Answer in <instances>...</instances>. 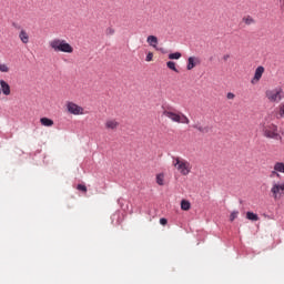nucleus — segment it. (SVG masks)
Wrapping results in <instances>:
<instances>
[{
	"instance_id": "obj_1",
	"label": "nucleus",
	"mask_w": 284,
	"mask_h": 284,
	"mask_svg": "<svg viewBox=\"0 0 284 284\" xmlns=\"http://www.w3.org/2000/svg\"><path fill=\"white\" fill-rule=\"evenodd\" d=\"M49 45L54 50V52H64L67 54H72L74 52V48H72L65 40L54 39L49 43Z\"/></svg>"
},
{
	"instance_id": "obj_2",
	"label": "nucleus",
	"mask_w": 284,
	"mask_h": 284,
	"mask_svg": "<svg viewBox=\"0 0 284 284\" xmlns=\"http://www.w3.org/2000/svg\"><path fill=\"white\" fill-rule=\"evenodd\" d=\"M263 132L266 139H274L275 141L281 140V134H278V126L276 124L265 125Z\"/></svg>"
},
{
	"instance_id": "obj_3",
	"label": "nucleus",
	"mask_w": 284,
	"mask_h": 284,
	"mask_svg": "<svg viewBox=\"0 0 284 284\" xmlns=\"http://www.w3.org/2000/svg\"><path fill=\"white\" fill-rule=\"evenodd\" d=\"M163 115L168 116V119H171L174 123H185L186 125L190 123V119L185 116V114H179L174 113L172 111L164 110Z\"/></svg>"
},
{
	"instance_id": "obj_4",
	"label": "nucleus",
	"mask_w": 284,
	"mask_h": 284,
	"mask_svg": "<svg viewBox=\"0 0 284 284\" xmlns=\"http://www.w3.org/2000/svg\"><path fill=\"white\" fill-rule=\"evenodd\" d=\"M174 168H176V170H179L180 174H182L183 176H187V174H190V163L185 162V161H181L180 158H175L174 159Z\"/></svg>"
},
{
	"instance_id": "obj_5",
	"label": "nucleus",
	"mask_w": 284,
	"mask_h": 284,
	"mask_svg": "<svg viewBox=\"0 0 284 284\" xmlns=\"http://www.w3.org/2000/svg\"><path fill=\"white\" fill-rule=\"evenodd\" d=\"M282 93H283V89H275L272 91H266V98L274 103L276 101L283 100Z\"/></svg>"
},
{
	"instance_id": "obj_6",
	"label": "nucleus",
	"mask_w": 284,
	"mask_h": 284,
	"mask_svg": "<svg viewBox=\"0 0 284 284\" xmlns=\"http://www.w3.org/2000/svg\"><path fill=\"white\" fill-rule=\"evenodd\" d=\"M67 110L70 114L79 115L83 114V108H81L79 104L69 102L67 104Z\"/></svg>"
},
{
	"instance_id": "obj_7",
	"label": "nucleus",
	"mask_w": 284,
	"mask_h": 284,
	"mask_svg": "<svg viewBox=\"0 0 284 284\" xmlns=\"http://www.w3.org/2000/svg\"><path fill=\"white\" fill-rule=\"evenodd\" d=\"M271 192L273 194V199H278V194H280V196H284V183L273 184Z\"/></svg>"
},
{
	"instance_id": "obj_8",
	"label": "nucleus",
	"mask_w": 284,
	"mask_h": 284,
	"mask_svg": "<svg viewBox=\"0 0 284 284\" xmlns=\"http://www.w3.org/2000/svg\"><path fill=\"white\" fill-rule=\"evenodd\" d=\"M263 72H265V68L263 65L257 67L254 73V78L251 80V83L254 84L257 81H261Z\"/></svg>"
},
{
	"instance_id": "obj_9",
	"label": "nucleus",
	"mask_w": 284,
	"mask_h": 284,
	"mask_svg": "<svg viewBox=\"0 0 284 284\" xmlns=\"http://www.w3.org/2000/svg\"><path fill=\"white\" fill-rule=\"evenodd\" d=\"M201 63V60L196 57H189L187 59V64H186V70H194L196 65Z\"/></svg>"
},
{
	"instance_id": "obj_10",
	"label": "nucleus",
	"mask_w": 284,
	"mask_h": 284,
	"mask_svg": "<svg viewBox=\"0 0 284 284\" xmlns=\"http://www.w3.org/2000/svg\"><path fill=\"white\" fill-rule=\"evenodd\" d=\"M0 90L4 97H10V84L6 80H0Z\"/></svg>"
},
{
	"instance_id": "obj_11",
	"label": "nucleus",
	"mask_w": 284,
	"mask_h": 284,
	"mask_svg": "<svg viewBox=\"0 0 284 284\" xmlns=\"http://www.w3.org/2000/svg\"><path fill=\"white\" fill-rule=\"evenodd\" d=\"M146 43L155 49L159 45V38H156V36H149L146 38Z\"/></svg>"
},
{
	"instance_id": "obj_12",
	"label": "nucleus",
	"mask_w": 284,
	"mask_h": 284,
	"mask_svg": "<svg viewBox=\"0 0 284 284\" xmlns=\"http://www.w3.org/2000/svg\"><path fill=\"white\" fill-rule=\"evenodd\" d=\"M40 123L44 125V128H52V125H54V121L50 118H41Z\"/></svg>"
},
{
	"instance_id": "obj_13",
	"label": "nucleus",
	"mask_w": 284,
	"mask_h": 284,
	"mask_svg": "<svg viewBox=\"0 0 284 284\" xmlns=\"http://www.w3.org/2000/svg\"><path fill=\"white\" fill-rule=\"evenodd\" d=\"M19 39L22 41V43H29L30 36H28V32H26V30H21L19 33Z\"/></svg>"
},
{
	"instance_id": "obj_14",
	"label": "nucleus",
	"mask_w": 284,
	"mask_h": 284,
	"mask_svg": "<svg viewBox=\"0 0 284 284\" xmlns=\"http://www.w3.org/2000/svg\"><path fill=\"white\" fill-rule=\"evenodd\" d=\"M105 128H108V130H116V128H119V122L114 120H109L105 123Z\"/></svg>"
},
{
	"instance_id": "obj_15",
	"label": "nucleus",
	"mask_w": 284,
	"mask_h": 284,
	"mask_svg": "<svg viewBox=\"0 0 284 284\" xmlns=\"http://www.w3.org/2000/svg\"><path fill=\"white\" fill-rule=\"evenodd\" d=\"M190 207H192V204L190 203V201H187V200L181 201V210H183L184 212H187V210H190Z\"/></svg>"
},
{
	"instance_id": "obj_16",
	"label": "nucleus",
	"mask_w": 284,
	"mask_h": 284,
	"mask_svg": "<svg viewBox=\"0 0 284 284\" xmlns=\"http://www.w3.org/2000/svg\"><path fill=\"white\" fill-rule=\"evenodd\" d=\"M246 219L248 221H258L260 217H258V214H256L252 211H248V212H246Z\"/></svg>"
},
{
	"instance_id": "obj_17",
	"label": "nucleus",
	"mask_w": 284,
	"mask_h": 284,
	"mask_svg": "<svg viewBox=\"0 0 284 284\" xmlns=\"http://www.w3.org/2000/svg\"><path fill=\"white\" fill-rule=\"evenodd\" d=\"M275 172H281L284 174V163L283 162H276L274 165Z\"/></svg>"
},
{
	"instance_id": "obj_18",
	"label": "nucleus",
	"mask_w": 284,
	"mask_h": 284,
	"mask_svg": "<svg viewBox=\"0 0 284 284\" xmlns=\"http://www.w3.org/2000/svg\"><path fill=\"white\" fill-rule=\"evenodd\" d=\"M166 68H169V70H172L173 72H179V69H176V62L174 61H168Z\"/></svg>"
},
{
	"instance_id": "obj_19",
	"label": "nucleus",
	"mask_w": 284,
	"mask_h": 284,
	"mask_svg": "<svg viewBox=\"0 0 284 284\" xmlns=\"http://www.w3.org/2000/svg\"><path fill=\"white\" fill-rule=\"evenodd\" d=\"M181 57H182L181 52H173L169 54V59H171V61L179 60L181 59Z\"/></svg>"
},
{
	"instance_id": "obj_20",
	"label": "nucleus",
	"mask_w": 284,
	"mask_h": 284,
	"mask_svg": "<svg viewBox=\"0 0 284 284\" xmlns=\"http://www.w3.org/2000/svg\"><path fill=\"white\" fill-rule=\"evenodd\" d=\"M164 179H165V176L163 175V174H158L156 175V183H158V185H164Z\"/></svg>"
},
{
	"instance_id": "obj_21",
	"label": "nucleus",
	"mask_w": 284,
	"mask_h": 284,
	"mask_svg": "<svg viewBox=\"0 0 284 284\" xmlns=\"http://www.w3.org/2000/svg\"><path fill=\"white\" fill-rule=\"evenodd\" d=\"M77 190H79V192H88V186H85V184H78Z\"/></svg>"
},
{
	"instance_id": "obj_22",
	"label": "nucleus",
	"mask_w": 284,
	"mask_h": 284,
	"mask_svg": "<svg viewBox=\"0 0 284 284\" xmlns=\"http://www.w3.org/2000/svg\"><path fill=\"white\" fill-rule=\"evenodd\" d=\"M239 216V211H233L230 215V221L233 222Z\"/></svg>"
},
{
	"instance_id": "obj_23",
	"label": "nucleus",
	"mask_w": 284,
	"mask_h": 284,
	"mask_svg": "<svg viewBox=\"0 0 284 284\" xmlns=\"http://www.w3.org/2000/svg\"><path fill=\"white\" fill-rule=\"evenodd\" d=\"M278 116H280L281 119H284V103H282V104L280 105Z\"/></svg>"
},
{
	"instance_id": "obj_24",
	"label": "nucleus",
	"mask_w": 284,
	"mask_h": 284,
	"mask_svg": "<svg viewBox=\"0 0 284 284\" xmlns=\"http://www.w3.org/2000/svg\"><path fill=\"white\" fill-rule=\"evenodd\" d=\"M244 23H246V26H252V23H254V19H252V17H247L244 19Z\"/></svg>"
},
{
	"instance_id": "obj_25",
	"label": "nucleus",
	"mask_w": 284,
	"mask_h": 284,
	"mask_svg": "<svg viewBox=\"0 0 284 284\" xmlns=\"http://www.w3.org/2000/svg\"><path fill=\"white\" fill-rule=\"evenodd\" d=\"M0 72H10V68L7 64H0Z\"/></svg>"
},
{
	"instance_id": "obj_26",
	"label": "nucleus",
	"mask_w": 284,
	"mask_h": 284,
	"mask_svg": "<svg viewBox=\"0 0 284 284\" xmlns=\"http://www.w3.org/2000/svg\"><path fill=\"white\" fill-rule=\"evenodd\" d=\"M105 34L112 37V34H114V29L109 27L105 31Z\"/></svg>"
},
{
	"instance_id": "obj_27",
	"label": "nucleus",
	"mask_w": 284,
	"mask_h": 284,
	"mask_svg": "<svg viewBox=\"0 0 284 284\" xmlns=\"http://www.w3.org/2000/svg\"><path fill=\"white\" fill-rule=\"evenodd\" d=\"M152 59H154V53L149 52V53L146 54L145 61L150 62V61H152Z\"/></svg>"
},
{
	"instance_id": "obj_28",
	"label": "nucleus",
	"mask_w": 284,
	"mask_h": 284,
	"mask_svg": "<svg viewBox=\"0 0 284 284\" xmlns=\"http://www.w3.org/2000/svg\"><path fill=\"white\" fill-rule=\"evenodd\" d=\"M168 224V219L161 217L160 219V225H166Z\"/></svg>"
},
{
	"instance_id": "obj_29",
	"label": "nucleus",
	"mask_w": 284,
	"mask_h": 284,
	"mask_svg": "<svg viewBox=\"0 0 284 284\" xmlns=\"http://www.w3.org/2000/svg\"><path fill=\"white\" fill-rule=\"evenodd\" d=\"M193 128L195 130H199V132H203V126L199 125V124H193Z\"/></svg>"
},
{
	"instance_id": "obj_30",
	"label": "nucleus",
	"mask_w": 284,
	"mask_h": 284,
	"mask_svg": "<svg viewBox=\"0 0 284 284\" xmlns=\"http://www.w3.org/2000/svg\"><path fill=\"white\" fill-rule=\"evenodd\" d=\"M207 132H210V126L202 128V133L203 134H207Z\"/></svg>"
},
{
	"instance_id": "obj_31",
	"label": "nucleus",
	"mask_w": 284,
	"mask_h": 284,
	"mask_svg": "<svg viewBox=\"0 0 284 284\" xmlns=\"http://www.w3.org/2000/svg\"><path fill=\"white\" fill-rule=\"evenodd\" d=\"M154 50H158V52L165 53V49L156 47Z\"/></svg>"
},
{
	"instance_id": "obj_32",
	"label": "nucleus",
	"mask_w": 284,
	"mask_h": 284,
	"mask_svg": "<svg viewBox=\"0 0 284 284\" xmlns=\"http://www.w3.org/2000/svg\"><path fill=\"white\" fill-rule=\"evenodd\" d=\"M234 97H235V95H234V93H232V92H229L227 95H226L227 99H234Z\"/></svg>"
},
{
	"instance_id": "obj_33",
	"label": "nucleus",
	"mask_w": 284,
	"mask_h": 284,
	"mask_svg": "<svg viewBox=\"0 0 284 284\" xmlns=\"http://www.w3.org/2000/svg\"><path fill=\"white\" fill-rule=\"evenodd\" d=\"M227 59H230V54L223 55V61H227Z\"/></svg>"
},
{
	"instance_id": "obj_34",
	"label": "nucleus",
	"mask_w": 284,
	"mask_h": 284,
	"mask_svg": "<svg viewBox=\"0 0 284 284\" xmlns=\"http://www.w3.org/2000/svg\"><path fill=\"white\" fill-rule=\"evenodd\" d=\"M276 174H278V171H276V170H274V171H272V175L274 176H276Z\"/></svg>"
},
{
	"instance_id": "obj_35",
	"label": "nucleus",
	"mask_w": 284,
	"mask_h": 284,
	"mask_svg": "<svg viewBox=\"0 0 284 284\" xmlns=\"http://www.w3.org/2000/svg\"><path fill=\"white\" fill-rule=\"evenodd\" d=\"M122 201H123V199L118 200L119 205H121Z\"/></svg>"
},
{
	"instance_id": "obj_36",
	"label": "nucleus",
	"mask_w": 284,
	"mask_h": 284,
	"mask_svg": "<svg viewBox=\"0 0 284 284\" xmlns=\"http://www.w3.org/2000/svg\"><path fill=\"white\" fill-rule=\"evenodd\" d=\"M280 3L282 4V7H284V0H280Z\"/></svg>"
},
{
	"instance_id": "obj_37",
	"label": "nucleus",
	"mask_w": 284,
	"mask_h": 284,
	"mask_svg": "<svg viewBox=\"0 0 284 284\" xmlns=\"http://www.w3.org/2000/svg\"><path fill=\"white\" fill-rule=\"evenodd\" d=\"M275 176H277V179H281V174L276 173Z\"/></svg>"
},
{
	"instance_id": "obj_38",
	"label": "nucleus",
	"mask_w": 284,
	"mask_h": 284,
	"mask_svg": "<svg viewBox=\"0 0 284 284\" xmlns=\"http://www.w3.org/2000/svg\"><path fill=\"white\" fill-rule=\"evenodd\" d=\"M213 60H214V58H213V57H211V58H210V61H213Z\"/></svg>"
},
{
	"instance_id": "obj_39",
	"label": "nucleus",
	"mask_w": 284,
	"mask_h": 284,
	"mask_svg": "<svg viewBox=\"0 0 284 284\" xmlns=\"http://www.w3.org/2000/svg\"><path fill=\"white\" fill-rule=\"evenodd\" d=\"M13 27L17 28V23H13Z\"/></svg>"
}]
</instances>
